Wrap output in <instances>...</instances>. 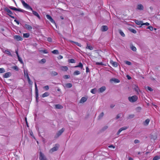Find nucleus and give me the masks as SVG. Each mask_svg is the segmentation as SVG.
I'll return each instance as SVG.
<instances>
[{
  "instance_id": "cd10ccee",
  "label": "nucleus",
  "mask_w": 160,
  "mask_h": 160,
  "mask_svg": "<svg viewBox=\"0 0 160 160\" xmlns=\"http://www.w3.org/2000/svg\"><path fill=\"white\" fill-rule=\"evenodd\" d=\"M69 41L72 43H74L76 44L78 46H79L80 47H81V44L78 43V42H74L72 40H70Z\"/></svg>"
},
{
  "instance_id": "412c9836",
  "label": "nucleus",
  "mask_w": 160,
  "mask_h": 160,
  "mask_svg": "<svg viewBox=\"0 0 160 160\" xmlns=\"http://www.w3.org/2000/svg\"><path fill=\"white\" fill-rule=\"evenodd\" d=\"M134 89L135 91L138 93V91H140L139 88L138 86L136 85H135Z\"/></svg>"
},
{
  "instance_id": "473e14b6",
  "label": "nucleus",
  "mask_w": 160,
  "mask_h": 160,
  "mask_svg": "<svg viewBox=\"0 0 160 160\" xmlns=\"http://www.w3.org/2000/svg\"><path fill=\"white\" fill-rule=\"evenodd\" d=\"M131 49L134 52H135L137 50V48H136L133 45H132L131 46Z\"/></svg>"
},
{
  "instance_id": "c756f323",
  "label": "nucleus",
  "mask_w": 160,
  "mask_h": 160,
  "mask_svg": "<svg viewBox=\"0 0 160 160\" xmlns=\"http://www.w3.org/2000/svg\"><path fill=\"white\" fill-rule=\"evenodd\" d=\"M75 68L80 67L81 68H83V65L81 62H79L78 65L77 66H75Z\"/></svg>"
},
{
  "instance_id": "6e6d98bb",
  "label": "nucleus",
  "mask_w": 160,
  "mask_h": 160,
  "mask_svg": "<svg viewBox=\"0 0 160 160\" xmlns=\"http://www.w3.org/2000/svg\"><path fill=\"white\" fill-rule=\"evenodd\" d=\"M10 8L12 10H15V11H16V10H17V8H16L15 7H10Z\"/></svg>"
},
{
  "instance_id": "393cba45",
  "label": "nucleus",
  "mask_w": 160,
  "mask_h": 160,
  "mask_svg": "<svg viewBox=\"0 0 160 160\" xmlns=\"http://www.w3.org/2000/svg\"><path fill=\"white\" fill-rule=\"evenodd\" d=\"M86 49H89L90 50H92L93 49V48L92 46L91 45H89L87 43V46L86 47Z\"/></svg>"
},
{
  "instance_id": "4d7b16f0",
  "label": "nucleus",
  "mask_w": 160,
  "mask_h": 160,
  "mask_svg": "<svg viewBox=\"0 0 160 160\" xmlns=\"http://www.w3.org/2000/svg\"><path fill=\"white\" fill-rule=\"evenodd\" d=\"M47 40L49 42H51L52 41V39L51 38H48Z\"/></svg>"
},
{
  "instance_id": "603ef678",
  "label": "nucleus",
  "mask_w": 160,
  "mask_h": 160,
  "mask_svg": "<svg viewBox=\"0 0 160 160\" xmlns=\"http://www.w3.org/2000/svg\"><path fill=\"white\" fill-rule=\"evenodd\" d=\"M149 23L148 22H146V23H142V26H143V25H147V26H148L149 25Z\"/></svg>"
},
{
  "instance_id": "2f4dec72",
  "label": "nucleus",
  "mask_w": 160,
  "mask_h": 160,
  "mask_svg": "<svg viewBox=\"0 0 160 160\" xmlns=\"http://www.w3.org/2000/svg\"><path fill=\"white\" fill-rule=\"evenodd\" d=\"M29 33H24L23 34V37L24 38H28L29 37Z\"/></svg>"
},
{
  "instance_id": "f8f14e48",
  "label": "nucleus",
  "mask_w": 160,
  "mask_h": 160,
  "mask_svg": "<svg viewBox=\"0 0 160 160\" xmlns=\"http://www.w3.org/2000/svg\"><path fill=\"white\" fill-rule=\"evenodd\" d=\"M25 27L26 29L29 31L31 30L32 29V27L31 26L27 24H25Z\"/></svg>"
},
{
  "instance_id": "a18cd8bd",
  "label": "nucleus",
  "mask_w": 160,
  "mask_h": 160,
  "mask_svg": "<svg viewBox=\"0 0 160 160\" xmlns=\"http://www.w3.org/2000/svg\"><path fill=\"white\" fill-rule=\"evenodd\" d=\"M41 51L44 53L47 54L48 53V52L46 50H42Z\"/></svg>"
},
{
  "instance_id": "bb28decb",
  "label": "nucleus",
  "mask_w": 160,
  "mask_h": 160,
  "mask_svg": "<svg viewBox=\"0 0 160 160\" xmlns=\"http://www.w3.org/2000/svg\"><path fill=\"white\" fill-rule=\"evenodd\" d=\"M135 22L138 25H142V22L138 20H135Z\"/></svg>"
},
{
  "instance_id": "7c9ffc66",
  "label": "nucleus",
  "mask_w": 160,
  "mask_h": 160,
  "mask_svg": "<svg viewBox=\"0 0 160 160\" xmlns=\"http://www.w3.org/2000/svg\"><path fill=\"white\" fill-rule=\"evenodd\" d=\"M52 52L54 54H59L58 51L57 50H54L52 51Z\"/></svg>"
},
{
  "instance_id": "c03bdc74",
  "label": "nucleus",
  "mask_w": 160,
  "mask_h": 160,
  "mask_svg": "<svg viewBox=\"0 0 160 160\" xmlns=\"http://www.w3.org/2000/svg\"><path fill=\"white\" fill-rule=\"evenodd\" d=\"M134 116V114H131L130 115L128 116V117L127 118L128 119H129L131 118H133Z\"/></svg>"
},
{
  "instance_id": "f3484780",
  "label": "nucleus",
  "mask_w": 160,
  "mask_h": 160,
  "mask_svg": "<svg viewBox=\"0 0 160 160\" xmlns=\"http://www.w3.org/2000/svg\"><path fill=\"white\" fill-rule=\"evenodd\" d=\"M106 88L105 86H102L99 88V91L100 92H102L106 90Z\"/></svg>"
},
{
  "instance_id": "f704fd0d",
  "label": "nucleus",
  "mask_w": 160,
  "mask_h": 160,
  "mask_svg": "<svg viewBox=\"0 0 160 160\" xmlns=\"http://www.w3.org/2000/svg\"><path fill=\"white\" fill-rule=\"evenodd\" d=\"M160 158V157L159 156H156L153 158L152 160H158Z\"/></svg>"
},
{
  "instance_id": "9b49d317",
  "label": "nucleus",
  "mask_w": 160,
  "mask_h": 160,
  "mask_svg": "<svg viewBox=\"0 0 160 160\" xmlns=\"http://www.w3.org/2000/svg\"><path fill=\"white\" fill-rule=\"evenodd\" d=\"M128 128L127 127H124L120 128L118 131L117 134H119L122 131L125 130Z\"/></svg>"
},
{
  "instance_id": "13d9d810",
  "label": "nucleus",
  "mask_w": 160,
  "mask_h": 160,
  "mask_svg": "<svg viewBox=\"0 0 160 160\" xmlns=\"http://www.w3.org/2000/svg\"><path fill=\"white\" fill-rule=\"evenodd\" d=\"M121 116V114L120 113L118 114L116 117V119H118Z\"/></svg>"
},
{
  "instance_id": "79ce46f5",
  "label": "nucleus",
  "mask_w": 160,
  "mask_h": 160,
  "mask_svg": "<svg viewBox=\"0 0 160 160\" xmlns=\"http://www.w3.org/2000/svg\"><path fill=\"white\" fill-rule=\"evenodd\" d=\"M125 62L126 64L128 65H131L132 64L131 62H130L129 61H125Z\"/></svg>"
},
{
  "instance_id": "5fc2aeb1",
  "label": "nucleus",
  "mask_w": 160,
  "mask_h": 160,
  "mask_svg": "<svg viewBox=\"0 0 160 160\" xmlns=\"http://www.w3.org/2000/svg\"><path fill=\"white\" fill-rule=\"evenodd\" d=\"M131 31L132 32H133L134 33H137L136 31L134 29H132L131 30Z\"/></svg>"
},
{
  "instance_id": "3c124183",
  "label": "nucleus",
  "mask_w": 160,
  "mask_h": 160,
  "mask_svg": "<svg viewBox=\"0 0 160 160\" xmlns=\"http://www.w3.org/2000/svg\"><path fill=\"white\" fill-rule=\"evenodd\" d=\"M41 62H42L43 63H44L46 62V60L44 58H43V59H42L40 61Z\"/></svg>"
},
{
  "instance_id": "a19ab883",
  "label": "nucleus",
  "mask_w": 160,
  "mask_h": 160,
  "mask_svg": "<svg viewBox=\"0 0 160 160\" xmlns=\"http://www.w3.org/2000/svg\"><path fill=\"white\" fill-rule=\"evenodd\" d=\"M119 32L120 35L122 37H124L125 36V35L124 33L121 30H120L119 31Z\"/></svg>"
},
{
  "instance_id": "dca6fc26",
  "label": "nucleus",
  "mask_w": 160,
  "mask_h": 160,
  "mask_svg": "<svg viewBox=\"0 0 160 160\" xmlns=\"http://www.w3.org/2000/svg\"><path fill=\"white\" fill-rule=\"evenodd\" d=\"M24 76L25 77H26L27 78H29L28 73V71L27 70H24L23 71Z\"/></svg>"
},
{
  "instance_id": "c9c22d12",
  "label": "nucleus",
  "mask_w": 160,
  "mask_h": 160,
  "mask_svg": "<svg viewBox=\"0 0 160 160\" xmlns=\"http://www.w3.org/2000/svg\"><path fill=\"white\" fill-rule=\"evenodd\" d=\"M81 73L79 71H76L74 72V74L75 75H79Z\"/></svg>"
},
{
  "instance_id": "09e8293b",
  "label": "nucleus",
  "mask_w": 160,
  "mask_h": 160,
  "mask_svg": "<svg viewBox=\"0 0 160 160\" xmlns=\"http://www.w3.org/2000/svg\"><path fill=\"white\" fill-rule=\"evenodd\" d=\"M70 76L68 75H65L63 76V78L64 79H68L69 78Z\"/></svg>"
},
{
  "instance_id": "6e6552de",
  "label": "nucleus",
  "mask_w": 160,
  "mask_h": 160,
  "mask_svg": "<svg viewBox=\"0 0 160 160\" xmlns=\"http://www.w3.org/2000/svg\"><path fill=\"white\" fill-rule=\"evenodd\" d=\"M14 39L18 41H22L23 40L22 38L19 35H15L14 36Z\"/></svg>"
},
{
  "instance_id": "58836bf2",
  "label": "nucleus",
  "mask_w": 160,
  "mask_h": 160,
  "mask_svg": "<svg viewBox=\"0 0 160 160\" xmlns=\"http://www.w3.org/2000/svg\"><path fill=\"white\" fill-rule=\"evenodd\" d=\"M27 79H28V83L30 84V85H32V82L31 80L29 77V78H27Z\"/></svg>"
},
{
  "instance_id": "f03ea898",
  "label": "nucleus",
  "mask_w": 160,
  "mask_h": 160,
  "mask_svg": "<svg viewBox=\"0 0 160 160\" xmlns=\"http://www.w3.org/2000/svg\"><path fill=\"white\" fill-rule=\"evenodd\" d=\"M138 98L136 95H133L132 97H129L128 98V100L131 102H135L138 100Z\"/></svg>"
},
{
  "instance_id": "2eb2a0df",
  "label": "nucleus",
  "mask_w": 160,
  "mask_h": 160,
  "mask_svg": "<svg viewBox=\"0 0 160 160\" xmlns=\"http://www.w3.org/2000/svg\"><path fill=\"white\" fill-rule=\"evenodd\" d=\"M143 7L142 4H139L137 5V9L139 10H143Z\"/></svg>"
},
{
  "instance_id": "9d476101",
  "label": "nucleus",
  "mask_w": 160,
  "mask_h": 160,
  "mask_svg": "<svg viewBox=\"0 0 160 160\" xmlns=\"http://www.w3.org/2000/svg\"><path fill=\"white\" fill-rule=\"evenodd\" d=\"M108 29V28L107 26L103 25L101 28V30L102 32H105L107 31Z\"/></svg>"
},
{
  "instance_id": "7ed1b4c3",
  "label": "nucleus",
  "mask_w": 160,
  "mask_h": 160,
  "mask_svg": "<svg viewBox=\"0 0 160 160\" xmlns=\"http://www.w3.org/2000/svg\"><path fill=\"white\" fill-rule=\"evenodd\" d=\"M5 11L7 12L8 13V15L12 18L14 19V17L12 16L11 15L13 14V12L8 8H4Z\"/></svg>"
},
{
  "instance_id": "338daca9",
  "label": "nucleus",
  "mask_w": 160,
  "mask_h": 160,
  "mask_svg": "<svg viewBox=\"0 0 160 160\" xmlns=\"http://www.w3.org/2000/svg\"><path fill=\"white\" fill-rule=\"evenodd\" d=\"M14 22H16V23H17L18 25H19V22L18 21V20H16V19H15V20H14Z\"/></svg>"
},
{
  "instance_id": "4468645a",
  "label": "nucleus",
  "mask_w": 160,
  "mask_h": 160,
  "mask_svg": "<svg viewBox=\"0 0 160 160\" xmlns=\"http://www.w3.org/2000/svg\"><path fill=\"white\" fill-rule=\"evenodd\" d=\"M87 98L85 97H82L81 98L80 101V103H83L87 101Z\"/></svg>"
},
{
  "instance_id": "4be33fe9",
  "label": "nucleus",
  "mask_w": 160,
  "mask_h": 160,
  "mask_svg": "<svg viewBox=\"0 0 160 160\" xmlns=\"http://www.w3.org/2000/svg\"><path fill=\"white\" fill-rule=\"evenodd\" d=\"M150 119L148 118L146 119L145 121L143 122V124L144 125H147L150 122Z\"/></svg>"
},
{
  "instance_id": "5701e85b",
  "label": "nucleus",
  "mask_w": 160,
  "mask_h": 160,
  "mask_svg": "<svg viewBox=\"0 0 160 160\" xmlns=\"http://www.w3.org/2000/svg\"><path fill=\"white\" fill-rule=\"evenodd\" d=\"M112 81L116 83H118L120 82V81L118 79L116 78H112L110 79V82Z\"/></svg>"
},
{
  "instance_id": "1a4fd4ad",
  "label": "nucleus",
  "mask_w": 160,
  "mask_h": 160,
  "mask_svg": "<svg viewBox=\"0 0 160 160\" xmlns=\"http://www.w3.org/2000/svg\"><path fill=\"white\" fill-rule=\"evenodd\" d=\"M39 158L40 160H47L44 154L41 152H40V156Z\"/></svg>"
},
{
  "instance_id": "20e7f679",
  "label": "nucleus",
  "mask_w": 160,
  "mask_h": 160,
  "mask_svg": "<svg viewBox=\"0 0 160 160\" xmlns=\"http://www.w3.org/2000/svg\"><path fill=\"white\" fill-rule=\"evenodd\" d=\"M59 146V144H56L55 145V146L50 150V152L52 153L54 152L57 151L58 149Z\"/></svg>"
},
{
  "instance_id": "6ab92c4d",
  "label": "nucleus",
  "mask_w": 160,
  "mask_h": 160,
  "mask_svg": "<svg viewBox=\"0 0 160 160\" xmlns=\"http://www.w3.org/2000/svg\"><path fill=\"white\" fill-rule=\"evenodd\" d=\"M10 73L9 72H7L5 73L3 76L4 78H7L10 77Z\"/></svg>"
},
{
  "instance_id": "f257e3e1",
  "label": "nucleus",
  "mask_w": 160,
  "mask_h": 160,
  "mask_svg": "<svg viewBox=\"0 0 160 160\" xmlns=\"http://www.w3.org/2000/svg\"><path fill=\"white\" fill-rule=\"evenodd\" d=\"M21 2L25 8L28 9L30 10L32 12L34 16H36L39 19H40V17L37 12L33 10L32 8L29 5L26 3L24 0H22Z\"/></svg>"
},
{
  "instance_id": "680f3d73",
  "label": "nucleus",
  "mask_w": 160,
  "mask_h": 160,
  "mask_svg": "<svg viewBox=\"0 0 160 160\" xmlns=\"http://www.w3.org/2000/svg\"><path fill=\"white\" fill-rule=\"evenodd\" d=\"M89 72V69L88 67H87L86 68V72Z\"/></svg>"
},
{
  "instance_id": "49530a36",
  "label": "nucleus",
  "mask_w": 160,
  "mask_h": 160,
  "mask_svg": "<svg viewBox=\"0 0 160 160\" xmlns=\"http://www.w3.org/2000/svg\"><path fill=\"white\" fill-rule=\"evenodd\" d=\"M43 88L46 90H48L49 89V87L48 85L45 86L43 87Z\"/></svg>"
},
{
  "instance_id": "8fccbe9b",
  "label": "nucleus",
  "mask_w": 160,
  "mask_h": 160,
  "mask_svg": "<svg viewBox=\"0 0 160 160\" xmlns=\"http://www.w3.org/2000/svg\"><path fill=\"white\" fill-rule=\"evenodd\" d=\"M147 28L149 29L151 31H152L153 30V27L152 26H148Z\"/></svg>"
},
{
  "instance_id": "72a5a7b5",
  "label": "nucleus",
  "mask_w": 160,
  "mask_h": 160,
  "mask_svg": "<svg viewBox=\"0 0 160 160\" xmlns=\"http://www.w3.org/2000/svg\"><path fill=\"white\" fill-rule=\"evenodd\" d=\"M97 89L96 88L92 89L91 91V92L92 94H95L96 92Z\"/></svg>"
},
{
  "instance_id": "ea45409f",
  "label": "nucleus",
  "mask_w": 160,
  "mask_h": 160,
  "mask_svg": "<svg viewBox=\"0 0 160 160\" xmlns=\"http://www.w3.org/2000/svg\"><path fill=\"white\" fill-rule=\"evenodd\" d=\"M103 115L104 113L103 112H102L98 116V119H100L101 118L103 117Z\"/></svg>"
},
{
  "instance_id": "4c0bfd02",
  "label": "nucleus",
  "mask_w": 160,
  "mask_h": 160,
  "mask_svg": "<svg viewBox=\"0 0 160 160\" xmlns=\"http://www.w3.org/2000/svg\"><path fill=\"white\" fill-rule=\"evenodd\" d=\"M18 61L20 62L21 64H23V62L22 58L19 56L18 57Z\"/></svg>"
},
{
  "instance_id": "37998d69",
  "label": "nucleus",
  "mask_w": 160,
  "mask_h": 160,
  "mask_svg": "<svg viewBox=\"0 0 160 160\" xmlns=\"http://www.w3.org/2000/svg\"><path fill=\"white\" fill-rule=\"evenodd\" d=\"M5 72L4 69L3 68H0V73H3Z\"/></svg>"
},
{
  "instance_id": "bf43d9fd",
  "label": "nucleus",
  "mask_w": 160,
  "mask_h": 160,
  "mask_svg": "<svg viewBox=\"0 0 160 160\" xmlns=\"http://www.w3.org/2000/svg\"><path fill=\"white\" fill-rule=\"evenodd\" d=\"M134 142L135 143H138L139 142V141L137 139H136L134 141Z\"/></svg>"
},
{
  "instance_id": "864d4df0",
  "label": "nucleus",
  "mask_w": 160,
  "mask_h": 160,
  "mask_svg": "<svg viewBox=\"0 0 160 160\" xmlns=\"http://www.w3.org/2000/svg\"><path fill=\"white\" fill-rule=\"evenodd\" d=\"M52 74L53 75L55 76L58 75V73L56 72H53L52 73Z\"/></svg>"
},
{
  "instance_id": "a211bd4d",
  "label": "nucleus",
  "mask_w": 160,
  "mask_h": 160,
  "mask_svg": "<svg viewBox=\"0 0 160 160\" xmlns=\"http://www.w3.org/2000/svg\"><path fill=\"white\" fill-rule=\"evenodd\" d=\"M61 69L62 71H66L68 70V68L67 66H62L61 67Z\"/></svg>"
},
{
  "instance_id": "a878e982",
  "label": "nucleus",
  "mask_w": 160,
  "mask_h": 160,
  "mask_svg": "<svg viewBox=\"0 0 160 160\" xmlns=\"http://www.w3.org/2000/svg\"><path fill=\"white\" fill-rule=\"evenodd\" d=\"M49 95V92H46L44 93L42 95V98H44L45 97H48Z\"/></svg>"
},
{
  "instance_id": "b1692460",
  "label": "nucleus",
  "mask_w": 160,
  "mask_h": 160,
  "mask_svg": "<svg viewBox=\"0 0 160 160\" xmlns=\"http://www.w3.org/2000/svg\"><path fill=\"white\" fill-rule=\"evenodd\" d=\"M55 107L57 109H62L63 108L62 106L59 104L55 105Z\"/></svg>"
},
{
  "instance_id": "c85d7f7f",
  "label": "nucleus",
  "mask_w": 160,
  "mask_h": 160,
  "mask_svg": "<svg viewBox=\"0 0 160 160\" xmlns=\"http://www.w3.org/2000/svg\"><path fill=\"white\" fill-rule=\"evenodd\" d=\"M65 86L66 88H70L72 86V85L70 83H68L65 84Z\"/></svg>"
},
{
  "instance_id": "052dcab7",
  "label": "nucleus",
  "mask_w": 160,
  "mask_h": 160,
  "mask_svg": "<svg viewBox=\"0 0 160 160\" xmlns=\"http://www.w3.org/2000/svg\"><path fill=\"white\" fill-rule=\"evenodd\" d=\"M63 57L62 56L60 55L58 57V58L59 59H62L63 58Z\"/></svg>"
},
{
  "instance_id": "0eeeda50",
  "label": "nucleus",
  "mask_w": 160,
  "mask_h": 160,
  "mask_svg": "<svg viewBox=\"0 0 160 160\" xmlns=\"http://www.w3.org/2000/svg\"><path fill=\"white\" fill-rule=\"evenodd\" d=\"M35 92L36 94V99H37L38 96V90L36 82L35 83Z\"/></svg>"
},
{
  "instance_id": "39448f33",
  "label": "nucleus",
  "mask_w": 160,
  "mask_h": 160,
  "mask_svg": "<svg viewBox=\"0 0 160 160\" xmlns=\"http://www.w3.org/2000/svg\"><path fill=\"white\" fill-rule=\"evenodd\" d=\"M64 128H62L59 131H58V132H57L56 134V138H58L59 137L60 135H61L63 133V132L64 131Z\"/></svg>"
},
{
  "instance_id": "aec40b11",
  "label": "nucleus",
  "mask_w": 160,
  "mask_h": 160,
  "mask_svg": "<svg viewBox=\"0 0 160 160\" xmlns=\"http://www.w3.org/2000/svg\"><path fill=\"white\" fill-rule=\"evenodd\" d=\"M110 62L113 66L115 67H116L118 66V64L117 62H114L112 60L110 61Z\"/></svg>"
},
{
  "instance_id": "774afa93",
  "label": "nucleus",
  "mask_w": 160,
  "mask_h": 160,
  "mask_svg": "<svg viewBox=\"0 0 160 160\" xmlns=\"http://www.w3.org/2000/svg\"><path fill=\"white\" fill-rule=\"evenodd\" d=\"M127 77L128 80H130L131 79V77L128 75H127Z\"/></svg>"
},
{
  "instance_id": "e2e57ef3",
  "label": "nucleus",
  "mask_w": 160,
  "mask_h": 160,
  "mask_svg": "<svg viewBox=\"0 0 160 160\" xmlns=\"http://www.w3.org/2000/svg\"><path fill=\"white\" fill-rule=\"evenodd\" d=\"M16 11H19V12H22V9H21L17 8V10H16Z\"/></svg>"
},
{
  "instance_id": "423d86ee",
  "label": "nucleus",
  "mask_w": 160,
  "mask_h": 160,
  "mask_svg": "<svg viewBox=\"0 0 160 160\" xmlns=\"http://www.w3.org/2000/svg\"><path fill=\"white\" fill-rule=\"evenodd\" d=\"M46 17L52 23L55 24V22L53 20L52 17L49 15L47 14L46 16Z\"/></svg>"
},
{
  "instance_id": "ddd939ff",
  "label": "nucleus",
  "mask_w": 160,
  "mask_h": 160,
  "mask_svg": "<svg viewBox=\"0 0 160 160\" xmlns=\"http://www.w3.org/2000/svg\"><path fill=\"white\" fill-rule=\"evenodd\" d=\"M3 52L10 57H12V55L11 54V52L8 49L5 50L4 51H3Z\"/></svg>"
},
{
  "instance_id": "69168bd1",
  "label": "nucleus",
  "mask_w": 160,
  "mask_h": 160,
  "mask_svg": "<svg viewBox=\"0 0 160 160\" xmlns=\"http://www.w3.org/2000/svg\"><path fill=\"white\" fill-rule=\"evenodd\" d=\"M108 147L109 148H115V146H113L112 145H109V146H108Z\"/></svg>"
},
{
  "instance_id": "de8ad7c7",
  "label": "nucleus",
  "mask_w": 160,
  "mask_h": 160,
  "mask_svg": "<svg viewBox=\"0 0 160 160\" xmlns=\"http://www.w3.org/2000/svg\"><path fill=\"white\" fill-rule=\"evenodd\" d=\"M146 89H147L148 90L150 91H153V89L149 87H147Z\"/></svg>"
},
{
  "instance_id": "e433bc0d",
  "label": "nucleus",
  "mask_w": 160,
  "mask_h": 160,
  "mask_svg": "<svg viewBox=\"0 0 160 160\" xmlns=\"http://www.w3.org/2000/svg\"><path fill=\"white\" fill-rule=\"evenodd\" d=\"M68 62L69 63H74L75 62V61L73 59H71L68 60Z\"/></svg>"
},
{
  "instance_id": "0e129e2a",
  "label": "nucleus",
  "mask_w": 160,
  "mask_h": 160,
  "mask_svg": "<svg viewBox=\"0 0 160 160\" xmlns=\"http://www.w3.org/2000/svg\"><path fill=\"white\" fill-rule=\"evenodd\" d=\"M14 68L15 70L16 71H18V68L17 66H15L14 67Z\"/></svg>"
}]
</instances>
